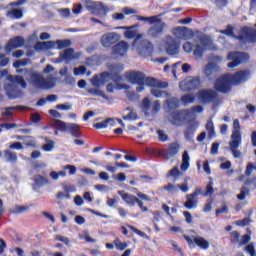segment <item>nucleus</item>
Segmentation results:
<instances>
[{"instance_id":"2","label":"nucleus","mask_w":256,"mask_h":256,"mask_svg":"<svg viewBox=\"0 0 256 256\" xmlns=\"http://www.w3.org/2000/svg\"><path fill=\"white\" fill-rule=\"evenodd\" d=\"M183 49L185 53H193L196 59H201L203 57V53L205 51H216L217 46L213 43V40L209 36H201L199 42L193 46L191 42H186L183 45Z\"/></svg>"},{"instance_id":"14","label":"nucleus","mask_w":256,"mask_h":256,"mask_svg":"<svg viewBox=\"0 0 256 256\" xmlns=\"http://www.w3.org/2000/svg\"><path fill=\"white\" fill-rule=\"evenodd\" d=\"M125 77L128 83H132V85H145V74L143 72H126Z\"/></svg>"},{"instance_id":"4","label":"nucleus","mask_w":256,"mask_h":256,"mask_svg":"<svg viewBox=\"0 0 256 256\" xmlns=\"http://www.w3.org/2000/svg\"><path fill=\"white\" fill-rule=\"evenodd\" d=\"M111 74L109 72H103L99 75L94 76L91 79V84L94 86V88L88 89V93L90 95H95L96 97H102L103 99L108 100L109 97L105 95V92L99 89V87H102V85H105L108 83V81H111Z\"/></svg>"},{"instance_id":"30","label":"nucleus","mask_w":256,"mask_h":256,"mask_svg":"<svg viewBox=\"0 0 256 256\" xmlns=\"http://www.w3.org/2000/svg\"><path fill=\"white\" fill-rule=\"evenodd\" d=\"M29 63V60L23 59L13 63V67L17 69V73H24V75H31V72L25 69H19V67H25Z\"/></svg>"},{"instance_id":"54","label":"nucleus","mask_w":256,"mask_h":256,"mask_svg":"<svg viewBox=\"0 0 256 256\" xmlns=\"http://www.w3.org/2000/svg\"><path fill=\"white\" fill-rule=\"evenodd\" d=\"M138 21H148V23H152L157 19V16H151V17H143V16H138L137 17Z\"/></svg>"},{"instance_id":"51","label":"nucleus","mask_w":256,"mask_h":256,"mask_svg":"<svg viewBox=\"0 0 256 256\" xmlns=\"http://www.w3.org/2000/svg\"><path fill=\"white\" fill-rule=\"evenodd\" d=\"M160 110H161V103H159V101L153 102L151 113L153 114L159 113Z\"/></svg>"},{"instance_id":"34","label":"nucleus","mask_w":256,"mask_h":256,"mask_svg":"<svg viewBox=\"0 0 256 256\" xmlns=\"http://www.w3.org/2000/svg\"><path fill=\"white\" fill-rule=\"evenodd\" d=\"M8 19H21L23 17V11L19 9H12L6 13Z\"/></svg>"},{"instance_id":"28","label":"nucleus","mask_w":256,"mask_h":256,"mask_svg":"<svg viewBox=\"0 0 256 256\" xmlns=\"http://www.w3.org/2000/svg\"><path fill=\"white\" fill-rule=\"evenodd\" d=\"M35 51H49V49H55L54 41L37 42L34 46Z\"/></svg>"},{"instance_id":"52","label":"nucleus","mask_w":256,"mask_h":256,"mask_svg":"<svg viewBox=\"0 0 256 256\" xmlns=\"http://www.w3.org/2000/svg\"><path fill=\"white\" fill-rule=\"evenodd\" d=\"M125 94L130 101H135L137 99V93H135V91H129V89H126Z\"/></svg>"},{"instance_id":"33","label":"nucleus","mask_w":256,"mask_h":256,"mask_svg":"<svg viewBox=\"0 0 256 256\" xmlns=\"http://www.w3.org/2000/svg\"><path fill=\"white\" fill-rule=\"evenodd\" d=\"M179 153V144L173 143L169 146L168 151L165 155L166 159H169V157H175Z\"/></svg>"},{"instance_id":"18","label":"nucleus","mask_w":256,"mask_h":256,"mask_svg":"<svg viewBox=\"0 0 256 256\" xmlns=\"http://www.w3.org/2000/svg\"><path fill=\"white\" fill-rule=\"evenodd\" d=\"M184 239H186L190 248H193L195 245H197V247L203 249L204 251L209 249V241L201 236H196L194 239H191L189 236H184Z\"/></svg>"},{"instance_id":"11","label":"nucleus","mask_w":256,"mask_h":256,"mask_svg":"<svg viewBox=\"0 0 256 256\" xmlns=\"http://www.w3.org/2000/svg\"><path fill=\"white\" fill-rule=\"evenodd\" d=\"M81 58V52H75L73 48H67L64 51L60 52L59 58L56 63H61V61H65V63H71V61H77V59Z\"/></svg>"},{"instance_id":"57","label":"nucleus","mask_w":256,"mask_h":256,"mask_svg":"<svg viewBox=\"0 0 256 256\" xmlns=\"http://www.w3.org/2000/svg\"><path fill=\"white\" fill-rule=\"evenodd\" d=\"M246 193L247 188L242 187L240 193L237 195V199H239L240 201H244Z\"/></svg>"},{"instance_id":"24","label":"nucleus","mask_w":256,"mask_h":256,"mask_svg":"<svg viewBox=\"0 0 256 256\" xmlns=\"http://www.w3.org/2000/svg\"><path fill=\"white\" fill-rule=\"evenodd\" d=\"M136 51H138L139 55H142V57H147V55L153 53V44L148 40H144L140 46L136 48Z\"/></svg>"},{"instance_id":"47","label":"nucleus","mask_w":256,"mask_h":256,"mask_svg":"<svg viewBox=\"0 0 256 256\" xmlns=\"http://www.w3.org/2000/svg\"><path fill=\"white\" fill-rule=\"evenodd\" d=\"M167 104L170 109H175V107H179V100L177 98H171L167 101Z\"/></svg>"},{"instance_id":"19","label":"nucleus","mask_w":256,"mask_h":256,"mask_svg":"<svg viewBox=\"0 0 256 256\" xmlns=\"http://www.w3.org/2000/svg\"><path fill=\"white\" fill-rule=\"evenodd\" d=\"M222 58L219 56H215L211 61L208 62V64L204 67V75L206 77H211L213 73H217L219 71V65L217 63H221Z\"/></svg>"},{"instance_id":"35","label":"nucleus","mask_w":256,"mask_h":256,"mask_svg":"<svg viewBox=\"0 0 256 256\" xmlns=\"http://www.w3.org/2000/svg\"><path fill=\"white\" fill-rule=\"evenodd\" d=\"M53 125L55 129H58V131H62V132L68 131L69 123H65L59 119H55L53 121Z\"/></svg>"},{"instance_id":"21","label":"nucleus","mask_w":256,"mask_h":256,"mask_svg":"<svg viewBox=\"0 0 256 256\" xmlns=\"http://www.w3.org/2000/svg\"><path fill=\"white\" fill-rule=\"evenodd\" d=\"M180 43L177 42L173 37L168 36L165 40V49L168 55H178Z\"/></svg>"},{"instance_id":"15","label":"nucleus","mask_w":256,"mask_h":256,"mask_svg":"<svg viewBox=\"0 0 256 256\" xmlns=\"http://www.w3.org/2000/svg\"><path fill=\"white\" fill-rule=\"evenodd\" d=\"M150 24L152 25V27L148 30V35H150V37H159L166 27L165 23L161 20V18H159V16H156V19Z\"/></svg>"},{"instance_id":"29","label":"nucleus","mask_w":256,"mask_h":256,"mask_svg":"<svg viewBox=\"0 0 256 256\" xmlns=\"http://www.w3.org/2000/svg\"><path fill=\"white\" fill-rule=\"evenodd\" d=\"M118 195H120L123 201H125V203H127V205H129L130 207H134L135 203H137V197L129 193H125V191L119 190Z\"/></svg>"},{"instance_id":"12","label":"nucleus","mask_w":256,"mask_h":256,"mask_svg":"<svg viewBox=\"0 0 256 256\" xmlns=\"http://www.w3.org/2000/svg\"><path fill=\"white\" fill-rule=\"evenodd\" d=\"M116 29H123L124 32V37L126 39H133L135 38L132 47H137V43H139V40L143 38V34L137 33V30H135V25L134 26H119Z\"/></svg>"},{"instance_id":"48","label":"nucleus","mask_w":256,"mask_h":256,"mask_svg":"<svg viewBox=\"0 0 256 256\" xmlns=\"http://www.w3.org/2000/svg\"><path fill=\"white\" fill-rule=\"evenodd\" d=\"M215 190L213 189V184L210 183L206 186V192L203 194L204 197H211Z\"/></svg>"},{"instance_id":"38","label":"nucleus","mask_w":256,"mask_h":256,"mask_svg":"<svg viewBox=\"0 0 256 256\" xmlns=\"http://www.w3.org/2000/svg\"><path fill=\"white\" fill-rule=\"evenodd\" d=\"M142 110L144 111L145 115H149L152 110V104L149 98H144L141 104Z\"/></svg>"},{"instance_id":"25","label":"nucleus","mask_w":256,"mask_h":256,"mask_svg":"<svg viewBox=\"0 0 256 256\" xmlns=\"http://www.w3.org/2000/svg\"><path fill=\"white\" fill-rule=\"evenodd\" d=\"M128 51H129V44L125 41L119 42L112 48L113 55H119L120 57L127 55Z\"/></svg>"},{"instance_id":"53","label":"nucleus","mask_w":256,"mask_h":256,"mask_svg":"<svg viewBox=\"0 0 256 256\" xmlns=\"http://www.w3.org/2000/svg\"><path fill=\"white\" fill-rule=\"evenodd\" d=\"M54 147H55V144L53 143V141H49L47 144L42 146V149L43 151L49 152V151H53Z\"/></svg>"},{"instance_id":"1","label":"nucleus","mask_w":256,"mask_h":256,"mask_svg":"<svg viewBox=\"0 0 256 256\" xmlns=\"http://www.w3.org/2000/svg\"><path fill=\"white\" fill-rule=\"evenodd\" d=\"M247 79H251V71L249 70L239 71L235 75L225 74L216 81L215 89L221 93H228L231 89V85L245 83Z\"/></svg>"},{"instance_id":"20","label":"nucleus","mask_w":256,"mask_h":256,"mask_svg":"<svg viewBox=\"0 0 256 256\" xmlns=\"http://www.w3.org/2000/svg\"><path fill=\"white\" fill-rule=\"evenodd\" d=\"M119 39H121V35L117 34V32H108L102 35L100 42L104 47H111V45H115Z\"/></svg>"},{"instance_id":"10","label":"nucleus","mask_w":256,"mask_h":256,"mask_svg":"<svg viewBox=\"0 0 256 256\" xmlns=\"http://www.w3.org/2000/svg\"><path fill=\"white\" fill-rule=\"evenodd\" d=\"M228 61H232L228 63L229 69H235V67H238V65H241V63H245L249 60V55L243 53V52H230L227 56Z\"/></svg>"},{"instance_id":"63","label":"nucleus","mask_w":256,"mask_h":256,"mask_svg":"<svg viewBox=\"0 0 256 256\" xmlns=\"http://www.w3.org/2000/svg\"><path fill=\"white\" fill-rule=\"evenodd\" d=\"M170 175L172 177H180L181 171H179V168L175 167L172 170H170Z\"/></svg>"},{"instance_id":"37","label":"nucleus","mask_w":256,"mask_h":256,"mask_svg":"<svg viewBox=\"0 0 256 256\" xmlns=\"http://www.w3.org/2000/svg\"><path fill=\"white\" fill-rule=\"evenodd\" d=\"M73 137H81V132H79V125L75 123H68V130Z\"/></svg>"},{"instance_id":"8","label":"nucleus","mask_w":256,"mask_h":256,"mask_svg":"<svg viewBox=\"0 0 256 256\" xmlns=\"http://www.w3.org/2000/svg\"><path fill=\"white\" fill-rule=\"evenodd\" d=\"M144 85H147L148 87H153L151 90V94L154 97H157V98L167 97V93L160 90V89H167V86H168L167 82H161L155 78L144 76Z\"/></svg>"},{"instance_id":"22","label":"nucleus","mask_w":256,"mask_h":256,"mask_svg":"<svg viewBox=\"0 0 256 256\" xmlns=\"http://www.w3.org/2000/svg\"><path fill=\"white\" fill-rule=\"evenodd\" d=\"M173 35L176 36L177 39H183L187 41L193 38V32L184 26H179L173 30Z\"/></svg>"},{"instance_id":"16","label":"nucleus","mask_w":256,"mask_h":256,"mask_svg":"<svg viewBox=\"0 0 256 256\" xmlns=\"http://www.w3.org/2000/svg\"><path fill=\"white\" fill-rule=\"evenodd\" d=\"M238 39L242 43H256V29L244 27Z\"/></svg>"},{"instance_id":"7","label":"nucleus","mask_w":256,"mask_h":256,"mask_svg":"<svg viewBox=\"0 0 256 256\" xmlns=\"http://www.w3.org/2000/svg\"><path fill=\"white\" fill-rule=\"evenodd\" d=\"M7 79L10 81V84H6L4 89L10 98H13L15 93H17V87H22V89L27 88V82H25V79L22 76L9 75L7 76Z\"/></svg>"},{"instance_id":"46","label":"nucleus","mask_w":256,"mask_h":256,"mask_svg":"<svg viewBox=\"0 0 256 256\" xmlns=\"http://www.w3.org/2000/svg\"><path fill=\"white\" fill-rule=\"evenodd\" d=\"M113 179H116V181H120V183H125V181H127V176L125 175V173L120 172L118 174H115L113 176Z\"/></svg>"},{"instance_id":"17","label":"nucleus","mask_w":256,"mask_h":256,"mask_svg":"<svg viewBox=\"0 0 256 256\" xmlns=\"http://www.w3.org/2000/svg\"><path fill=\"white\" fill-rule=\"evenodd\" d=\"M198 101L203 105L207 103H213L217 99V92L213 90H200L197 94Z\"/></svg>"},{"instance_id":"59","label":"nucleus","mask_w":256,"mask_h":256,"mask_svg":"<svg viewBox=\"0 0 256 256\" xmlns=\"http://www.w3.org/2000/svg\"><path fill=\"white\" fill-rule=\"evenodd\" d=\"M8 63H9V58L5 57V55H3V54H0V65H1V67L7 66Z\"/></svg>"},{"instance_id":"42","label":"nucleus","mask_w":256,"mask_h":256,"mask_svg":"<svg viewBox=\"0 0 256 256\" xmlns=\"http://www.w3.org/2000/svg\"><path fill=\"white\" fill-rule=\"evenodd\" d=\"M181 101L184 105H189V103L195 102V95L193 94H186L181 97Z\"/></svg>"},{"instance_id":"36","label":"nucleus","mask_w":256,"mask_h":256,"mask_svg":"<svg viewBox=\"0 0 256 256\" xmlns=\"http://www.w3.org/2000/svg\"><path fill=\"white\" fill-rule=\"evenodd\" d=\"M189 161H190L189 153L185 151L182 155V164L180 166L181 171H187L189 169V165H190Z\"/></svg>"},{"instance_id":"60","label":"nucleus","mask_w":256,"mask_h":256,"mask_svg":"<svg viewBox=\"0 0 256 256\" xmlns=\"http://www.w3.org/2000/svg\"><path fill=\"white\" fill-rule=\"evenodd\" d=\"M220 33H222L223 35H227V37H233V28L228 27L225 30H221Z\"/></svg>"},{"instance_id":"39","label":"nucleus","mask_w":256,"mask_h":256,"mask_svg":"<svg viewBox=\"0 0 256 256\" xmlns=\"http://www.w3.org/2000/svg\"><path fill=\"white\" fill-rule=\"evenodd\" d=\"M22 141H24V145L27 147H33L34 149L37 147V142L32 136H22Z\"/></svg>"},{"instance_id":"62","label":"nucleus","mask_w":256,"mask_h":256,"mask_svg":"<svg viewBox=\"0 0 256 256\" xmlns=\"http://www.w3.org/2000/svg\"><path fill=\"white\" fill-rule=\"evenodd\" d=\"M10 149H17L18 151H21L23 149V144L21 142H15L9 146Z\"/></svg>"},{"instance_id":"9","label":"nucleus","mask_w":256,"mask_h":256,"mask_svg":"<svg viewBox=\"0 0 256 256\" xmlns=\"http://www.w3.org/2000/svg\"><path fill=\"white\" fill-rule=\"evenodd\" d=\"M86 5V9L92 13V15H107L109 9L102 2H93L91 0H82Z\"/></svg>"},{"instance_id":"3","label":"nucleus","mask_w":256,"mask_h":256,"mask_svg":"<svg viewBox=\"0 0 256 256\" xmlns=\"http://www.w3.org/2000/svg\"><path fill=\"white\" fill-rule=\"evenodd\" d=\"M110 73L109 75L111 76L110 81H114L115 85L113 84H108L106 87V90L108 93H113L115 89H118L119 91H123V89H131V86L125 84V83H120L121 81V76L119 73L123 71L124 67L123 64L118 63V64H108L107 65Z\"/></svg>"},{"instance_id":"50","label":"nucleus","mask_w":256,"mask_h":256,"mask_svg":"<svg viewBox=\"0 0 256 256\" xmlns=\"http://www.w3.org/2000/svg\"><path fill=\"white\" fill-rule=\"evenodd\" d=\"M166 191H168L169 193H179V187L178 185L175 186L173 184H168L166 187H165Z\"/></svg>"},{"instance_id":"61","label":"nucleus","mask_w":256,"mask_h":256,"mask_svg":"<svg viewBox=\"0 0 256 256\" xmlns=\"http://www.w3.org/2000/svg\"><path fill=\"white\" fill-rule=\"evenodd\" d=\"M74 203L75 205H77V207L83 206V203H84L83 198L79 195L75 196Z\"/></svg>"},{"instance_id":"43","label":"nucleus","mask_w":256,"mask_h":256,"mask_svg":"<svg viewBox=\"0 0 256 256\" xmlns=\"http://www.w3.org/2000/svg\"><path fill=\"white\" fill-rule=\"evenodd\" d=\"M5 159L11 163H15V161H17V153L6 150Z\"/></svg>"},{"instance_id":"23","label":"nucleus","mask_w":256,"mask_h":256,"mask_svg":"<svg viewBox=\"0 0 256 256\" xmlns=\"http://www.w3.org/2000/svg\"><path fill=\"white\" fill-rule=\"evenodd\" d=\"M25 45V40L21 36H17L13 39H11L5 46V52L11 53L13 49H19L20 47H23Z\"/></svg>"},{"instance_id":"27","label":"nucleus","mask_w":256,"mask_h":256,"mask_svg":"<svg viewBox=\"0 0 256 256\" xmlns=\"http://www.w3.org/2000/svg\"><path fill=\"white\" fill-rule=\"evenodd\" d=\"M197 205H199V198L193 196V194L186 195V201L184 202V207L186 209H197Z\"/></svg>"},{"instance_id":"31","label":"nucleus","mask_w":256,"mask_h":256,"mask_svg":"<svg viewBox=\"0 0 256 256\" xmlns=\"http://www.w3.org/2000/svg\"><path fill=\"white\" fill-rule=\"evenodd\" d=\"M54 42V49H67V47H71L72 42L69 39H64V40H57V41H52Z\"/></svg>"},{"instance_id":"56","label":"nucleus","mask_w":256,"mask_h":256,"mask_svg":"<svg viewBox=\"0 0 256 256\" xmlns=\"http://www.w3.org/2000/svg\"><path fill=\"white\" fill-rule=\"evenodd\" d=\"M71 104H58L56 106L57 109H60L61 111H71Z\"/></svg>"},{"instance_id":"32","label":"nucleus","mask_w":256,"mask_h":256,"mask_svg":"<svg viewBox=\"0 0 256 256\" xmlns=\"http://www.w3.org/2000/svg\"><path fill=\"white\" fill-rule=\"evenodd\" d=\"M115 121L112 118H108L103 122L94 124L95 129H107V127H114Z\"/></svg>"},{"instance_id":"45","label":"nucleus","mask_w":256,"mask_h":256,"mask_svg":"<svg viewBox=\"0 0 256 256\" xmlns=\"http://www.w3.org/2000/svg\"><path fill=\"white\" fill-rule=\"evenodd\" d=\"M125 121H137V113L131 110L126 116L123 117Z\"/></svg>"},{"instance_id":"6","label":"nucleus","mask_w":256,"mask_h":256,"mask_svg":"<svg viewBox=\"0 0 256 256\" xmlns=\"http://www.w3.org/2000/svg\"><path fill=\"white\" fill-rule=\"evenodd\" d=\"M233 128L234 131L231 136L230 151L235 159H239V157H241V151L238 150L241 145V131H239V129H241V125L239 124L238 119L234 120Z\"/></svg>"},{"instance_id":"40","label":"nucleus","mask_w":256,"mask_h":256,"mask_svg":"<svg viewBox=\"0 0 256 256\" xmlns=\"http://www.w3.org/2000/svg\"><path fill=\"white\" fill-rule=\"evenodd\" d=\"M34 183L37 187H43V185H47L49 183V180L41 175H36L34 177Z\"/></svg>"},{"instance_id":"5","label":"nucleus","mask_w":256,"mask_h":256,"mask_svg":"<svg viewBox=\"0 0 256 256\" xmlns=\"http://www.w3.org/2000/svg\"><path fill=\"white\" fill-rule=\"evenodd\" d=\"M29 83L36 89H53V87H55V83H57V78L53 75H49L45 79L43 74L33 72L30 74Z\"/></svg>"},{"instance_id":"58","label":"nucleus","mask_w":256,"mask_h":256,"mask_svg":"<svg viewBox=\"0 0 256 256\" xmlns=\"http://www.w3.org/2000/svg\"><path fill=\"white\" fill-rule=\"evenodd\" d=\"M25 211H29V206H17L14 213H25Z\"/></svg>"},{"instance_id":"55","label":"nucleus","mask_w":256,"mask_h":256,"mask_svg":"<svg viewBox=\"0 0 256 256\" xmlns=\"http://www.w3.org/2000/svg\"><path fill=\"white\" fill-rule=\"evenodd\" d=\"M55 239L57 241H61V243H65V245H67L69 247L70 243H69V238L65 237V236H61V235H57L55 237Z\"/></svg>"},{"instance_id":"49","label":"nucleus","mask_w":256,"mask_h":256,"mask_svg":"<svg viewBox=\"0 0 256 256\" xmlns=\"http://www.w3.org/2000/svg\"><path fill=\"white\" fill-rule=\"evenodd\" d=\"M85 71H87V68L85 66L74 68V75L76 77H79V75H85Z\"/></svg>"},{"instance_id":"41","label":"nucleus","mask_w":256,"mask_h":256,"mask_svg":"<svg viewBox=\"0 0 256 256\" xmlns=\"http://www.w3.org/2000/svg\"><path fill=\"white\" fill-rule=\"evenodd\" d=\"M206 130L208 131V135H209L210 139H213V137H216L215 126L213 125V120L207 121Z\"/></svg>"},{"instance_id":"13","label":"nucleus","mask_w":256,"mask_h":256,"mask_svg":"<svg viewBox=\"0 0 256 256\" xmlns=\"http://www.w3.org/2000/svg\"><path fill=\"white\" fill-rule=\"evenodd\" d=\"M179 87L181 91H193V89H199V87H201V79H199V77H188L180 82Z\"/></svg>"},{"instance_id":"44","label":"nucleus","mask_w":256,"mask_h":256,"mask_svg":"<svg viewBox=\"0 0 256 256\" xmlns=\"http://www.w3.org/2000/svg\"><path fill=\"white\" fill-rule=\"evenodd\" d=\"M114 245L116 249H119L120 251H125V249H127V243L121 242L118 238L114 240Z\"/></svg>"},{"instance_id":"64","label":"nucleus","mask_w":256,"mask_h":256,"mask_svg":"<svg viewBox=\"0 0 256 256\" xmlns=\"http://www.w3.org/2000/svg\"><path fill=\"white\" fill-rule=\"evenodd\" d=\"M246 251H247V253H249V255L256 256L255 248L253 247V245H251V244L248 245L246 247Z\"/></svg>"},{"instance_id":"26","label":"nucleus","mask_w":256,"mask_h":256,"mask_svg":"<svg viewBox=\"0 0 256 256\" xmlns=\"http://www.w3.org/2000/svg\"><path fill=\"white\" fill-rule=\"evenodd\" d=\"M187 119V111L181 112H173L169 118V121L173 123V125H181L183 121Z\"/></svg>"}]
</instances>
